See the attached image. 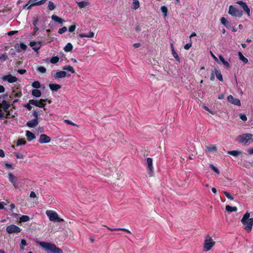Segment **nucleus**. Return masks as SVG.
<instances>
[{
  "label": "nucleus",
  "mask_w": 253,
  "mask_h": 253,
  "mask_svg": "<svg viewBox=\"0 0 253 253\" xmlns=\"http://www.w3.org/2000/svg\"><path fill=\"white\" fill-rule=\"evenodd\" d=\"M236 3L240 5L244 9V10L246 12L248 16L249 17L250 16V9L249 8L248 6L247 5L246 2H243L242 1H237L236 2Z\"/></svg>",
  "instance_id": "nucleus-10"
},
{
  "label": "nucleus",
  "mask_w": 253,
  "mask_h": 253,
  "mask_svg": "<svg viewBox=\"0 0 253 253\" xmlns=\"http://www.w3.org/2000/svg\"><path fill=\"white\" fill-rule=\"evenodd\" d=\"M161 10L162 12H163V13L164 14V17L167 16L168 12L167 7L165 5L162 6L161 7Z\"/></svg>",
  "instance_id": "nucleus-37"
},
{
  "label": "nucleus",
  "mask_w": 253,
  "mask_h": 253,
  "mask_svg": "<svg viewBox=\"0 0 253 253\" xmlns=\"http://www.w3.org/2000/svg\"><path fill=\"white\" fill-rule=\"evenodd\" d=\"M32 94L36 97H39L41 96V92L38 89H34L32 91Z\"/></svg>",
  "instance_id": "nucleus-28"
},
{
  "label": "nucleus",
  "mask_w": 253,
  "mask_h": 253,
  "mask_svg": "<svg viewBox=\"0 0 253 253\" xmlns=\"http://www.w3.org/2000/svg\"><path fill=\"white\" fill-rule=\"evenodd\" d=\"M171 53H172L173 56L175 59V60L176 61H177L178 62H180V58L179 57L177 53L176 52L175 50H173V51H172Z\"/></svg>",
  "instance_id": "nucleus-45"
},
{
  "label": "nucleus",
  "mask_w": 253,
  "mask_h": 253,
  "mask_svg": "<svg viewBox=\"0 0 253 253\" xmlns=\"http://www.w3.org/2000/svg\"><path fill=\"white\" fill-rule=\"evenodd\" d=\"M8 179L9 181L12 184L13 186L15 188H17V187L16 184V182L17 181V178L11 172H10L8 174Z\"/></svg>",
  "instance_id": "nucleus-15"
},
{
  "label": "nucleus",
  "mask_w": 253,
  "mask_h": 253,
  "mask_svg": "<svg viewBox=\"0 0 253 253\" xmlns=\"http://www.w3.org/2000/svg\"><path fill=\"white\" fill-rule=\"evenodd\" d=\"M228 13L232 16L240 18L243 15V11L238 9L233 5H230L229 7Z\"/></svg>",
  "instance_id": "nucleus-6"
},
{
  "label": "nucleus",
  "mask_w": 253,
  "mask_h": 253,
  "mask_svg": "<svg viewBox=\"0 0 253 253\" xmlns=\"http://www.w3.org/2000/svg\"><path fill=\"white\" fill-rule=\"evenodd\" d=\"M29 103L39 108H44L46 105L45 103H42L41 99L40 100L30 99L29 100ZM44 109L45 110V108Z\"/></svg>",
  "instance_id": "nucleus-8"
},
{
  "label": "nucleus",
  "mask_w": 253,
  "mask_h": 253,
  "mask_svg": "<svg viewBox=\"0 0 253 253\" xmlns=\"http://www.w3.org/2000/svg\"><path fill=\"white\" fill-rule=\"evenodd\" d=\"M10 104L6 100H3L2 103L0 105V107L2 108L4 111H6L10 107Z\"/></svg>",
  "instance_id": "nucleus-21"
},
{
  "label": "nucleus",
  "mask_w": 253,
  "mask_h": 253,
  "mask_svg": "<svg viewBox=\"0 0 253 253\" xmlns=\"http://www.w3.org/2000/svg\"><path fill=\"white\" fill-rule=\"evenodd\" d=\"M6 231L7 233L11 234L20 232L21 229L15 224H10L6 227Z\"/></svg>",
  "instance_id": "nucleus-7"
},
{
  "label": "nucleus",
  "mask_w": 253,
  "mask_h": 253,
  "mask_svg": "<svg viewBox=\"0 0 253 253\" xmlns=\"http://www.w3.org/2000/svg\"><path fill=\"white\" fill-rule=\"evenodd\" d=\"M8 59V56L6 53L2 54L0 55V60L5 61Z\"/></svg>",
  "instance_id": "nucleus-50"
},
{
  "label": "nucleus",
  "mask_w": 253,
  "mask_h": 253,
  "mask_svg": "<svg viewBox=\"0 0 253 253\" xmlns=\"http://www.w3.org/2000/svg\"><path fill=\"white\" fill-rule=\"evenodd\" d=\"M221 23L227 28H228L230 26V24L229 22L226 20L225 17H222L220 19Z\"/></svg>",
  "instance_id": "nucleus-34"
},
{
  "label": "nucleus",
  "mask_w": 253,
  "mask_h": 253,
  "mask_svg": "<svg viewBox=\"0 0 253 253\" xmlns=\"http://www.w3.org/2000/svg\"><path fill=\"white\" fill-rule=\"evenodd\" d=\"M228 101L236 105L240 106L241 105L240 101L239 99L235 98L232 95H230L227 97Z\"/></svg>",
  "instance_id": "nucleus-11"
},
{
  "label": "nucleus",
  "mask_w": 253,
  "mask_h": 253,
  "mask_svg": "<svg viewBox=\"0 0 253 253\" xmlns=\"http://www.w3.org/2000/svg\"><path fill=\"white\" fill-rule=\"evenodd\" d=\"M15 206L14 204H11L9 206V208L8 209H7V211L10 210V211H12L15 208Z\"/></svg>",
  "instance_id": "nucleus-60"
},
{
  "label": "nucleus",
  "mask_w": 253,
  "mask_h": 253,
  "mask_svg": "<svg viewBox=\"0 0 253 253\" xmlns=\"http://www.w3.org/2000/svg\"><path fill=\"white\" fill-rule=\"evenodd\" d=\"M30 220V217L28 215H23L19 218V222H25L28 221Z\"/></svg>",
  "instance_id": "nucleus-31"
},
{
  "label": "nucleus",
  "mask_w": 253,
  "mask_h": 253,
  "mask_svg": "<svg viewBox=\"0 0 253 253\" xmlns=\"http://www.w3.org/2000/svg\"><path fill=\"white\" fill-rule=\"evenodd\" d=\"M213 70L214 71L215 75L216 76V78L221 82H223V79L222 77V75L221 74L220 72L216 70L215 68L213 69Z\"/></svg>",
  "instance_id": "nucleus-27"
},
{
  "label": "nucleus",
  "mask_w": 253,
  "mask_h": 253,
  "mask_svg": "<svg viewBox=\"0 0 253 253\" xmlns=\"http://www.w3.org/2000/svg\"><path fill=\"white\" fill-rule=\"evenodd\" d=\"M66 76L70 77V74H67V73L64 71H58L56 72L54 75V77L55 79L63 78Z\"/></svg>",
  "instance_id": "nucleus-12"
},
{
  "label": "nucleus",
  "mask_w": 253,
  "mask_h": 253,
  "mask_svg": "<svg viewBox=\"0 0 253 253\" xmlns=\"http://www.w3.org/2000/svg\"><path fill=\"white\" fill-rule=\"evenodd\" d=\"M219 58L220 60L221 61V62H222V63L223 64V65L225 66H226L227 68H229L230 67L229 63L227 61H226L224 60L223 57L222 55H219Z\"/></svg>",
  "instance_id": "nucleus-35"
},
{
  "label": "nucleus",
  "mask_w": 253,
  "mask_h": 253,
  "mask_svg": "<svg viewBox=\"0 0 253 253\" xmlns=\"http://www.w3.org/2000/svg\"><path fill=\"white\" fill-rule=\"evenodd\" d=\"M6 114H4V118L5 119H8L10 118V110H7L6 111H5Z\"/></svg>",
  "instance_id": "nucleus-56"
},
{
  "label": "nucleus",
  "mask_w": 253,
  "mask_h": 253,
  "mask_svg": "<svg viewBox=\"0 0 253 253\" xmlns=\"http://www.w3.org/2000/svg\"><path fill=\"white\" fill-rule=\"evenodd\" d=\"M51 19L53 21H54L55 22H58V23H61V24L63 23L64 22V20L63 19H62L61 18L59 17L57 15H54V14L52 15Z\"/></svg>",
  "instance_id": "nucleus-25"
},
{
  "label": "nucleus",
  "mask_w": 253,
  "mask_h": 253,
  "mask_svg": "<svg viewBox=\"0 0 253 253\" xmlns=\"http://www.w3.org/2000/svg\"><path fill=\"white\" fill-rule=\"evenodd\" d=\"M26 136L27 137V140L29 141H31L36 138V136H35V134H34L33 133H32V132H31L29 130L26 131Z\"/></svg>",
  "instance_id": "nucleus-18"
},
{
  "label": "nucleus",
  "mask_w": 253,
  "mask_h": 253,
  "mask_svg": "<svg viewBox=\"0 0 253 253\" xmlns=\"http://www.w3.org/2000/svg\"><path fill=\"white\" fill-rule=\"evenodd\" d=\"M59 58L58 56H53L51 57L50 61L52 64H56L59 61Z\"/></svg>",
  "instance_id": "nucleus-42"
},
{
  "label": "nucleus",
  "mask_w": 253,
  "mask_h": 253,
  "mask_svg": "<svg viewBox=\"0 0 253 253\" xmlns=\"http://www.w3.org/2000/svg\"><path fill=\"white\" fill-rule=\"evenodd\" d=\"M32 85L35 89H38L41 87V84L39 81H34Z\"/></svg>",
  "instance_id": "nucleus-40"
},
{
  "label": "nucleus",
  "mask_w": 253,
  "mask_h": 253,
  "mask_svg": "<svg viewBox=\"0 0 253 253\" xmlns=\"http://www.w3.org/2000/svg\"><path fill=\"white\" fill-rule=\"evenodd\" d=\"M117 230H118V231H124L126 233L131 234V232L129 230L126 229V228H117Z\"/></svg>",
  "instance_id": "nucleus-58"
},
{
  "label": "nucleus",
  "mask_w": 253,
  "mask_h": 253,
  "mask_svg": "<svg viewBox=\"0 0 253 253\" xmlns=\"http://www.w3.org/2000/svg\"><path fill=\"white\" fill-rule=\"evenodd\" d=\"M192 41L190 40V42L189 43H187V44H186L184 45V48L186 50H188L192 46Z\"/></svg>",
  "instance_id": "nucleus-51"
},
{
  "label": "nucleus",
  "mask_w": 253,
  "mask_h": 253,
  "mask_svg": "<svg viewBox=\"0 0 253 253\" xmlns=\"http://www.w3.org/2000/svg\"><path fill=\"white\" fill-rule=\"evenodd\" d=\"M38 124H39L38 121L37 120V119H35L32 120L28 122L26 124V125L28 126H29V127H32V128L35 127L36 126H38Z\"/></svg>",
  "instance_id": "nucleus-16"
},
{
  "label": "nucleus",
  "mask_w": 253,
  "mask_h": 253,
  "mask_svg": "<svg viewBox=\"0 0 253 253\" xmlns=\"http://www.w3.org/2000/svg\"><path fill=\"white\" fill-rule=\"evenodd\" d=\"M225 210L229 212L237 211V208L236 207H231L229 205H227L225 207Z\"/></svg>",
  "instance_id": "nucleus-30"
},
{
  "label": "nucleus",
  "mask_w": 253,
  "mask_h": 253,
  "mask_svg": "<svg viewBox=\"0 0 253 253\" xmlns=\"http://www.w3.org/2000/svg\"><path fill=\"white\" fill-rule=\"evenodd\" d=\"M22 94L21 91L16 92L15 90H13L11 94L10 95L9 97L13 98V97L19 98L22 96Z\"/></svg>",
  "instance_id": "nucleus-22"
},
{
  "label": "nucleus",
  "mask_w": 253,
  "mask_h": 253,
  "mask_svg": "<svg viewBox=\"0 0 253 253\" xmlns=\"http://www.w3.org/2000/svg\"><path fill=\"white\" fill-rule=\"evenodd\" d=\"M40 0H29L28 4H30V5L28 6L27 9H30L34 6L40 5V4H37Z\"/></svg>",
  "instance_id": "nucleus-23"
},
{
  "label": "nucleus",
  "mask_w": 253,
  "mask_h": 253,
  "mask_svg": "<svg viewBox=\"0 0 253 253\" xmlns=\"http://www.w3.org/2000/svg\"><path fill=\"white\" fill-rule=\"evenodd\" d=\"M247 152H248L249 154H253V148H249L248 150H247Z\"/></svg>",
  "instance_id": "nucleus-64"
},
{
  "label": "nucleus",
  "mask_w": 253,
  "mask_h": 253,
  "mask_svg": "<svg viewBox=\"0 0 253 253\" xmlns=\"http://www.w3.org/2000/svg\"><path fill=\"white\" fill-rule=\"evenodd\" d=\"M27 245L26 241L25 239H21L20 248L21 250H23L25 246Z\"/></svg>",
  "instance_id": "nucleus-44"
},
{
  "label": "nucleus",
  "mask_w": 253,
  "mask_h": 253,
  "mask_svg": "<svg viewBox=\"0 0 253 253\" xmlns=\"http://www.w3.org/2000/svg\"><path fill=\"white\" fill-rule=\"evenodd\" d=\"M223 193L228 199L230 200H234L233 196L230 193L227 191H223Z\"/></svg>",
  "instance_id": "nucleus-39"
},
{
  "label": "nucleus",
  "mask_w": 253,
  "mask_h": 253,
  "mask_svg": "<svg viewBox=\"0 0 253 253\" xmlns=\"http://www.w3.org/2000/svg\"><path fill=\"white\" fill-rule=\"evenodd\" d=\"M73 49V45L72 44L69 42L64 47V50L66 52H69L72 51Z\"/></svg>",
  "instance_id": "nucleus-32"
},
{
  "label": "nucleus",
  "mask_w": 253,
  "mask_h": 253,
  "mask_svg": "<svg viewBox=\"0 0 253 253\" xmlns=\"http://www.w3.org/2000/svg\"><path fill=\"white\" fill-rule=\"evenodd\" d=\"M227 153L233 156L238 157L241 154V152L238 150H232L227 151Z\"/></svg>",
  "instance_id": "nucleus-26"
},
{
  "label": "nucleus",
  "mask_w": 253,
  "mask_h": 253,
  "mask_svg": "<svg viewBox=\"0 0 253 253\" xmlns=\"http://www.w3.org/2000/svg\"><path fill=\"white\" fill-rule=\"evenodd\" d=\"M238 55L239 57L240 60L242 61L244 63H247L248 62V60L247 58H246L241 52H238Z\"/></svg>",
  "instance_id": "nucleus-33"
},
{
  "label": "nucleus",
  "mask_w": 253,
  "mask_h": 253,
  "mask_svg": "<svg viewBox=\"0 0 253 253\" xmlns=\"http://www.w3.org/2000/svg\"><path fill=\"white\" fill-rule=\"evenodd\" d=\"M37 42H35V41H33V42H31L29 43V45L32 47L33 49L35 51H38L40 48H41V42H39L38 43V45H37Z\"/></svg>",
  "instance_id": "nucleus-14"
},
{
  "label": "nucleus",
  "mask_w": 253,
  "mask_h": 253,
  "mask_svg": "<svg viewBox=\"0 0 253 253\" xmlns=\"http://www.w3.org/2000/svg\"><path fill=\"white\" fill-rule=\"evenodd\" d=\"M79 36L81 38H93L94 36V33L93 32H89L87 34L81 33Z\"/></svg>",
  "instance_id": "nucleus-24"
},
{
  "label": "nucleus",
  "mask_w": 253,
  "mask_h": 253,
  "mask_svg": "<svg viewBox=\"0 0 253 253\" xmlns=\"http://www.w3.org/2000/svg\"><path fill=\"white\" fill-rule=\"evenodd\" d=\"M50 138L45 134H42L39 140V142L41 143H48L50 141Z\"/></svg>",
  "instance_id": "nucleus-13"
},
{
  "label": "nucleus",
  "mask_w": 253,
  "mask_h": 253,
  "mask_svg": "<svg viewBox=\"0 0 253 253\" xmlns=\"http://www.w3.org/2000/svg\"><path fill=\"white\" fill-rule=\"evenodd\" d=\"M210 168L214 171H215L216 173H219V170L218 169L215 167L213 165H210Z\"/></svg>",
  "instance_id": "nucleus-54"
},
{
  "label": "nucleus",
  "mask_w": 253,
  "mask_h": 253,
  "mask_svg": "<svg viewBox=\"0 0 253 253\" xmlns=\"http://www.w3.org/2000/svg\"><path fill=\"white\" fill-rule=\"evenodd\" d=\"M31 104L29 103L26 104L24 105V107L26 108L28 110L30 111L32 109V106L31 105Z\"/></svg>",
  "instance_id": "nucleus-57"
},
{
  "label": "nucleus",
  "mask_w": 253,
  "mask_h": 253,
  "mask_svg": "<svg viewBox=\"0 0 253 253\" xmlns=\"http://www.w3.org/2000/svg\"><path fill=\"white\" fill-rule=\"evenodd\" d=\"M215 243V242L213 241V239L210 235H206L204 243V251L206 252L209 251L214 245Z\"/></svg>",
  "instance_id": "nucleus-5"
},
{
  "label": "nucleus",
  "mask_w": 253,
  "mask_h": 253,
  "mask_svg": "<svg viewBox=\"0 0 253 253\" xmlns=\"http://www.w3.org/2000/svg\"><path fill=\"white\" fill-rule=\"evenodd\" d=\"M26 72V70H25V69H19L18 70V72L21 74V75H23L24 74H25Z\"/></svg>",
  "instance_id": "nucleus-61"
},
{
  "label": "nucleus",
  "mask_w": 253,
  "mask_h": 253,
  "mask_svg": "<svg viewBox=\"0 0 253 253\" xmlns=\"http://www.w3.org/2000/svg\"><path fill=\"white\" fill-rule=\"evenodd\" d=\"M55 6L52 1H49L48 4V8L49 10H53L54 9Z\"/></svg>",
  "instance_id": "nucleus-43"
},
{
  "label": "nucleus",
  "mask_w": 253,
  "mask_h": 253,
  "mask_svg": "<svg viewBox=\"0 0 253 253\" xmlns=\"http://www.w3.org/2000/svg\"><path fill=\"white\" fill-rule=\"evenodd\" d=\"M147 168L150 171V172H152L153 171V160L151 158H147L146 159Z\"/></svg>",
  "instance_id": "nucleus-17"
},
{
  "label": "nucleus",
  "mask_w": 253,
  "mask_h": 253,
  "mask_svg": "<svg viewBox=\"0 0 253 253\" xmlns=\"http://www.w3.org/2000/svg\"><path fill=\"white\" fill-rule=\"evenodd\" d=\"M17 32V31H11L8 32L7 34L9 36H12V35H14V34H15Z\"/></svg>",
  "instance_id": "nucleus-63"
},
{
  "label": "nucleus",
  "mask_w": 253,
  "mask_h": 253,
  "mask_svg": "<svg viewBox=\"0 0 253 253\" xmlns=\"http://www.w3.org/2000/svg\"><path fill=\"white\" fill-rule=\"evenodd\" d=\"M63 70L69 71V72H71V73H75V71L74 68L70 65H66V66H64L63 68Z\"/></svg>",
  "instance_id": "nucleus-29"
},
{
  "label": "nucleus",
  "mask_w": 253,
  "mask_h": 253,
  "mask_svg": "<svg viewBox=\"0 0 253 253\" xmlns=\"http://www.w3.org/2000/svg\"><path fill=\"white\" fill-rule=\"evenodd\" d=\"M133 8L135 10L138 9L139 7V2L138 0H133L132 2Z\"/></svg>",
  "instance_id": "nucleus-38"
},
{
  "label": "nucleus",
  "mask_w": 253,
  "mask_h": 253,
  "mask_svg": "<svg viewBox=\"0 0 253 253\" xmlns=\"http://www.w3.org/2000/svg\"><path fill=\"white\" fill-rule=\"evenodd\" d=\"M6 205L4 202H0V210L5 209L7 211V208H4V205Z\"/></svg>",
  "instance_id": "nucleus-59"
},
{
  "label": "nucleus",
  "mask_w": 253,
  "mask_h": 253,
  "mask_svg": "<svg viewBox=\"0 0 253 253\" xmlns=\"http://www.w3.org/2000/svg\"><path fill=\"white\" fill-rule=\"evenodd\" d=\"M36 243L43 248L47 253H63L62 250L56 247L53 243L39 241H36Z\"/></svg>",
  "instance_id": "nucleus-1"
},
{
  "label": "nucleus",
  "mask_w": 253,
  "mask_h": 253,
  "mask_svg": "<svg viewBox=\"0 0 253 253\" xmlns=\"http://www.w3.org/2000/svg\"><path fill=\"white\" fill-rule=\"evenodd\" d=\"M21 49L25 50L27 49V46L24 43H21L20 44Z\"/></svg>",
  "instance_id": "nucleus-55"
},
{
  "label": "nucleus",
  "mask_w": 253,
  "mask_h": 253,
  "mask_svg": "<svg viewBox=\"0 0 253 253\" xmlns=\"http://www.w3.org/2000/svg\"><path fill=\"white\" fill-rule=\"evenodd\" d=\"M49 87L52 91H57L61 87L60 85L56 84H49Z\"/></svg>",
  "instance_id": "nucleus-19"
},
{
  "label": "nucleus",
  "mask_w": 253,
  "mask_h": 253,
  "mask_svg": "<svg viewBox=\"0 0 253 253\" xmlns=\"http://www.w3.org/2000/svg\"><path fill=\"white\" fill-rule=\"evenodd\" d=\"M207 148L208 150L210 152H215L217 151L216 147L214 145H211Z\"/></svg>",
  "instance_id": "nucleus-41"
},
{
  "label": "nucleus",
  "mask_w": 253,
  "mask_h": 253,
  "mask_svg": "<svg viewBox=\"0 0 253 253\" xmlns=\"http://www.w3.org/2000/svg\"><path fill=\"white\" fill-rule=\"evenodd\" d=\"M38 71L42 73H45L46 71V68L43 66H39L37 68Z\"/></svg>",
  "instance_id": "nucleus-46"
},
{
  "label": "nucleus",
  "mask_w": 253,
  "mask_h": 253,
  "mask_svg": "<svg viewBox=\"0 0 253 253\" xmlns=\"http://www.w3.org/2000/svg\"><path fill=\"white\" fill-rule=\"evenodd\" d=\"M76 2L79 8L81 9L84 8L90 4L89 2L87 1H77Z\"/></svg>",
  "instance_id": "nucleus-20"
},
{
  "label": "nucleus",
  "mask_w": 253,
  "mask_h": 253,
  "mask_svg": "<svg viewBox=\"0 0 253 253\" xmlns=\"http://www.w3.org/2000/svg\"><path fill=\"white\" fill-rule=\"evenodd\" d=\"M39 19L38 17H34L33 19V25L34 27L37 26V24L38 23Z\"/></svg>",
  "instance_id": "nucleus-48"
},
{
  "label": "nucleus",
  "mask_w": 253,
  "mask_h": 253,
  "mask_svg": "<svg viewBox=\"0 0 253 253\" xmlns=\"http://www.w3.org/2000/svg\"><path fill=\"white\" fill-rule=\"evenodd\" d=\"M1 79L3 81H7L9 83H13L17 81V78L11 74L4 76Z\"/></svg>",
  "instance_id": "nucleus-9"
},
{
  "label": "nucleus",
  "mask_w": 253,
  "mask_h": 253,
  "mask_svg": "<svg viewBox=\"0 0 253 253\" xmlns=\"http://www.w3.org/2000/svg\"><path fill=\"white\" fill-rule=\"evenodd\" d=\"M36 197V193L33 192V191H32L31 193H30V197L31 198H34Z\"/></svg>",
  "instance_id": "nucleus-62"
},
{
  "label": "nucleus",
  "mask_w": 253,
  "mask_h": 253,
  "mask_svg": "<svg viewBox=\"0 0 253 253\" xmlns=\"http://www.w3.org/2000/svg\"><path fill=\"white\" fill-rule=\"evenodd\" d=\"M46 214L48 217L49 220L54 222H61L64 221L62 218L58 216V214L55 211L52 210H47Z\"/></svg>",
  "instance_id": "nucleus-4"
},
{
  "label": "nucleus",
  "mask_w": 253,
  "mask_h": 253,
  "mask_svg": "<svg viewBox=\"0 0 253 253\" xmlns=\"http://www.w3.org/2000/svg\"><path fill=\"white\" fill-rule=\"evenodd\" d=\"M240 118L243 121H246L247 120V116L244 114H240L239 115Z\"/></svg>",
  "instance_id": "nucleus-53"
},
{
  "label": "nucleus",
  "mask_w": 253,
  "mask_h": 253,
  "mask_svg": "<svg viewBox=\"0 0 253 253\" xmlns=\"http://www.w3.org/2000/svg\"><path fill=\"white\" fill-rule=\"evenodd\" d=\"M237 141L240 143L249 145L253 141V135L251 133H245L237 137Z\"/></svg>",
  "instance_id": "nucleus-3"
},
{
  "label": "nucleus",
  "mask_w": 253,
  "mask_h": 253,
  "mask_svg": "<svg viewBox=\"0 0 253 253\" xmlns=\"http://www.w3.org/2000/svg\"><path fill=\"white\" fill-rule=\"evenodd\" d=\"M67 30V29L66 27H63L62 28L59 29L58 30V33L59 34H62L63 33H65V32H66Z\"/></svg>",
  "instance_id": "nucleus-49"
},
{
  "label": "nucleus",
  "mask_w": 253,
  "mask_h": 253,
  "mask_svg": "<svg viewBox=\"0 0 253 253\" xmlns=\"http://www.w3.org/2000/svg\"><path fill=\"white\" fill-rule=\"evenodd\" d=\"M76 28V25L75 23H74L69 28V31L70 32H73Z\"/></svg>",
  "instance_id": "nucleus-47"
},
{
  "label": "nucleus",
  "mask_w": 253,
  "mask_h": 253,
  "mask_svg": "<svg viewBox=\"0 0 253 253\" xmlns=\"http://www.w3.org/2000/svg\"><path fill=\"white\" fill-rule=\"evenodd\" d=\"M250 213L247 211L241 219V222L244 225V229L248 233L252 231L253 226V218H250Z\"/></svg>",
  "instance_id": "nucleus-2"
},
{
  "label": "nucleus",
  "mask_w": 253,
  "mask_h": 253,
  "mask_svg": "<svg viewBox=\"0 0 253 253\" xmlns=\"http://www.w3.org/2000/svg\"><path fill=\"white\" fill-rule=\"evenodd\" d=\"M32 115L34 117L35 119L38 120L39 114L37 111L34 110L32 112Z\"/></svg>",
  "instance_id": "nucleus-52"
},
{
  "label": "nucleus",
  "mask_w": 253,
  "mask_h": 253,
  "mask_svg": "<svg viewBox=\"0 0 253 253\" xmlns=\"http://www.w3.org/2000/svg\"><path fill=\"white\" fill-rule=\"evenodd\" d=\"M26 143V141L25 140L24 138H19L17 142V145H25Z\"/></svg>",
  "instance_id": "nucleus-36"
}]
</instances>
